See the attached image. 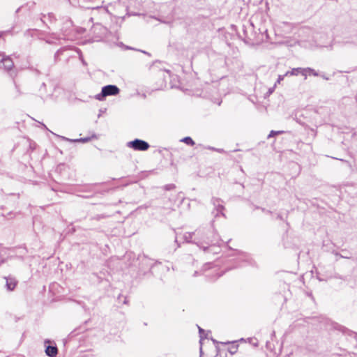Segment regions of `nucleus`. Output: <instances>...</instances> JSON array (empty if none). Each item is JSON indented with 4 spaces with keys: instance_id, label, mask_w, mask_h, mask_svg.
<instances>
[{
    "instance_id": "1",
    "label": "nucleus",
    "mask_w": 357,
    "mask_h": 357,
    "mask_svg": "<svg viewBox=\"0 0 357 357\" xmlns=\"http://www.w3.org/2000/svg\"><path fill=\"white\" fill-rule=\"evenodd\" d=\"M119 89L115 85H107L102 89L100 93L97 94L96 98L98 100H102L109 96H115L119 93Z\"/></svg>"
},
{
    "instance_id": "2",
    "label": "nucleus",
    "mask_w": 357,
    "mask_h": 357,
    "mask_svg": "<svg viewBox=\"0 0 357 357\" xmlns=\"http://www.w3.org/2000/svg\"><path fill=\"white\" fill-rule=\"evenodd\" d=\"M128 146L135 151H146L150 146L146 142L138 139L128 142Z\"/></svg>"
},
{
    "instance_id": "3",
    "label": "nucleus",
    "mask_w": 357,
    "mask_h": 357,
    "mask_svg": "<svg viewBox=\"0 0 357 357\" xmlns=\"http://www.w3.org/2000/svg\"><path fill=\"white\" fill-rule=\"evenodd\" d=\"M123 261H129L130 262L128 264V266H132L136 264L138 259L135 258V255L132 252H126V255L123 256L122 259Z\"/></svg>"
},
{
    "instance_id": "4",
    "label": "nucleus",
    "mask_w": 357,
    "mask_h": 357,
    "mask_svg": "<svg viewBox=\"0 0 357 357\" xmlns=\"http://www.w3.org/2000/svg\"><path fill=\"white\" fill-rule=\"evenodd\" d=\"M45 351L49 357H55L58 353V349L56 346L48 345Z\"/></svg>"
},
{
    "instance_id": "5",
    "label": "nucleus",
    "mask_w": 357,
    "mask_h": 357,
    "mask_svg": "<svg viewBox=\"0 0 357 357\" xmlns=\"http://www.w3.org/2000/svg\"><path fill=\"white\" fill-rule=\"evenodd\" d=\"M6 286L7 287V289L10 291H13L15 287H16V284H17V281L15 278H6Z\"/></svg>"
},
{
    "instance_id": "6",
    "label": "nucleus",
    "mask_w": 357,
    "mask_h": 357,
    "mask_svg": "<svg viewBox=\"0 0 357 357\" xmlns=\"http://www.w3.org/2000/svg\"><path fill=\"white\" fill-rule=\"evenodd\" d=\"M198 328H199V336H200V340H199V342L201 344V345L202 344V340L204 338H206V336H204V330L202 329V328H200L199 326H198ZM200 353L201 354H202V347L201 346L200 347Z\"/></svg>"
},
{
    "instance_id": "7",
    "label": "nucleus",
    "mask_w": 357,
    "mask_h": 357,
    "mask_svg": "<svg viewBox=\"0 0 357 357\" xmlns=\"http://www.w3.org/2000/svg\"><path fill=\"white\" fill-rule=\"evenodd\" d=\"M182 142H185V144H188V145H190V146H193L195 144V142L192 140V139L190 137H184L183 139H182Z\"/></svg>"
},
{
    "instance_id": "8",
    "label": "nucleus",
    "mask_w": 357,
    "mask_h": 357,
    "mask_svg": "<svg viewBox=\"0 0 357 357\" xmlns=\"http://www.w3.org/2000/svg\"><path fill=\"white\" fill-rule=\"evenodd\" d=\"M335 255H340V257H342V258L349 259L351 257L350 256L346 255V251L344 250H342V253L337 254V252H335Z\"/></svg>"
},
{
    "instance_id": "9",
    "label": "nucleus",
    "mask_w": 357,
    "mask_h": 357,
    "mask_svg": "<svg viewBox=\"0 0 357 357\" xmlns=\"http://www.w3.org/2000/svg\"><path fill=\"white\" fill-rule=\"evenodd\" d=\"M298 70V69H294L291 72H290V73H289V72L287 73H286V75H288L289 73L290 75H296V72H297Z\"/></svg>"
},
{
    "instance_id": "10",
    "label": "nucleus",
    "mask_w": 357,
    "mask_h": 357,
    "mask_svg": "<svg viewBox=\"0 0 357 357\" xmlns=\"http://www.w3.org/2000/svg\"><path fill=\"white\" fill-rule=\"evenodd\" d=\"M211 248V247H203V248H204L203 250L204 252L207 253L210 251Z\"/></svg>"
},
{
    "instance_id": "11",
    "label": "nucleus",
    "mask_w": 357,
    "mask_h": 357,
    "mask_svg": "<svg viewBox=\"0 0 357 357\" xmlns=\"http://www.w3.org/2000/svg\"><path fill=\"white\" fill-rule=\"evenodd\" d=\"M278 133H279V132L271 131L269 135V137L274 136L275 135H276Z\"/></svg>"
},
{
    "instance_id": "12",
    "label": "nucleus",
    "mask_w": 357,
    "mask_h": 357,
    "mask_svg": "<svg viewBox=\"0 0 357 357\" xmlns=\"http://www.w3.org/2000/svg\"><path fill=\"white\" fill-rule=\"evenodd\" d=\"M282 79H283V77L282 76H279L278 82H280Z\"/></svg>"
},
{
    "instance_id": "13",
    "label": "nucleus",
    "mask_w": 357,
    "mask_h": 357,
    "mask_svg": "<svg viewBox=\"0 0 357 357\" xmlns=\"http://www.w3.org/2000/svg\"><path fill=\"white\" fill-rule=\"evenodd\" d=\"M212 340H213V342L215 344H218V343H219V342H218V341H217V340H215L212 339Z\"/></svg>"
},
{
    "instance_id": "14",
    "label": "nucleus",
    "mask_w": 357,
    "mask_h": 357,
    "mask_svg": "<svg viewBox=\"0 0 357 357\" xmlns=\"http://www.w3.org/2000/svg\"><path fill=\"white\" fill-rule=\"evenodd\" d=\"M4 61H6V62H7V61H8V62H9V63H11V61H10V59H5V60H4Z\"/></svg>"
},
{
    "instance_id": "15",
    "label": "nucleus",
    "mask_w": 357,
    "mask_h": 357,
    "mask_svg": "<svg viewBox=\"0 0 357 357\" xmlns=\"http://www.w3.org/2000/svg\"><path fill=\"white\" fill-rule=\"evenodd\" d=\"M225 248H227L229 251H230V250H231V246L225 247Z\"/></svg>"
},
{
    "instance_id": "16",
    "label": "nucleus",
    "mask_w": 357,
    "mask_h": 357,
    "mask_svg": "<svg viewBox=\"0 0 357 357\" xmlns=\"http://www.w3.org/2000/svg\"><path fill=\"white\" fill-rule=\"evenodd\" d=\"M124 303H127V301L126 299H125V301H123Z\"/></svg>"
}]
</instances>
